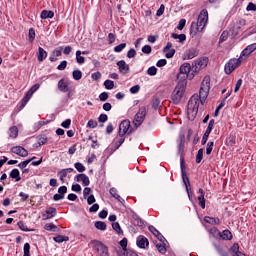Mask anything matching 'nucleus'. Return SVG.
Returning <instances> with one entry per match:
<instances>
[{
  "label": "nucleus",
  "instance_id": "nucleus-19",
  "mask_svg": "<svg viewBox=\"0 0 256 256\" xmlns=\"http://www.w3.org/2000/svg\"><path fill=\"white\" fill-rule=\"evenodd\" d=\"M47 51H45V49H43V47H38V52L36 54V57L38 59L39 63H43L44 60L47 59Z\"/></svg>",
  "mask_w": 256,
  "mask_h": 256
},
{
  "label": "nucleus",
  "instance_id": "nucleus-61",
  "mask_svg": "<svg viewBox=\"0 0 256 256\" xmlns=\"http://www.w3.org/2000/svg\"><path fill=\"white\" fill-rule=\"evenodd\" d=\"M97 125H99V124L97 123V121H95L93 119L89 120L87 123V127L89 129H96Z\"/></svg>",
  "mask_w": 256,
  "mask_h": 256
},
{
  "label": "nucleus",
  "instance_id": "nucleus-16",
  "mask_svg": "<svg viewBox=\"0 0 256 256\" xmlns=\"http://www.w3.org/2000/svg\"><path fill=\"white\" fill-rule=\"evenodd\" d=\"M46 214H42L44 221L47 219H53L57 215V208L55 207H48L45 211Z\"/></svg>",
  "mask_w": 256,
  "mask_h": 256
},
{
  "label": "nucleus",
  "instance_id": "nucleus-17",
  "mask_svg": "<svg viewBox=\"0 0 256 256\" xmlns=\"http://www.w3.org/2000/svg\"><path fill=\"white\" fill-rule=\"evenodd\" d=\"M218 236L223 241H231V239H233V233H231L229 229L218 232Z\"/></svg>",
  "mask_w": 256,
  "mask_h": 256
},
{
  "label": "nucleus",
  "instance_id": "nucleus-58",
  "mask_svg": "<svg viewBox=\"0 0 256 256\" xmlns=\"http://www.w3.org/2000/svg\"><path fill=\"white\" fill-rule=\"evenodd\" d=\"M109 121V116L107 114H100L98 117V122L99 123H107Z\"/></svg>",
  "mask_w": 256,
  "mask_h": 256
},
{
  "label": "nucleus",
  "instance_id": "nucleus-39",
  "mask_svg": "<svg viewBox=\"0 0 256 256\" xmlns=\"http://www.w3.org/2000/svg\"><path fill=\"white\" fill-rule=\"evenodd\" d=\"M17 226L19 227V229H20L21 231H25L26 233H29V232H31V231H35V229H29V228L27 227V225H25V223H24L23 221H19V222L17 223Z\"/></svg>",
  "mask_w": 256,
  "mask_h": 256
},
{
  "label": "nucleus",
  "instance_id": "nucleus-1",
  "mask_svg": "<svg viewBox=\"0 0 256 256\" xmlns=\"http://www.w3.org/2000/svg\"><path fill=\"white\" fill-rule=\"evenodd\" d=\"M211 89V77L205 76L199 90V95H193L188 101V119L193 121L199 113V104L204 105L209 97V91Z\"/></svg>",
  "mask_w": 256,
  "mask_h": 256
},
{
  "label": "nucleus",
  "instance_id": "nucleus-8",
  "mask_svg": "<svg viewBox=\"0 0 256 256\" xmlns=\"http://www.w3.org/2000/svg\"><path fill=\"white\" fill-rule=\"evenodd\" d=\"M92 245H94V248L100 256H109V248L107 245L103 244V242L99 240H93Z\"/></svg>",
  "mask_w": 256,
  "mask_h": 256
},
{
  "label": "nucleus",
  "instance_id": "nucleus-23",
  "mask_svg": "<svg viewBox=\"0 0 256 256\" xmlns=\"http://www.w3.org/2000/svg\"><path fill=\"white\" fill-rule=\"evenodd\" d=\"M180 75H187L188 73H191V64L190 63H184L179 68Z\"/></svg>",
  "mask_w": 256,
  "mask_h": 256
},
{
  "label": "nucleus",
  "instance_id": "nucleus-34",
  "mask_svg": "<svg viewBox=\"0 0 256 256\" xmlns=\"http://www.w3.org/2000/svg\"><path fill=\"white\" fill-rule=\"evenodd\" d=\"M94 227H96L99 231H106L107 223H105L104 221H96L94 223Z\"/></svg>",
  "mask_w": 256,
  "mask_h": 256
},
{
  "label": "nucleus",
  "instance_id": "nucleus-47",
  "mask_svg": "<svg viewBox=\"0 0 256 256\" xmlns=\"http://www.w3.org/2000/svg\"><path fill=\"white\" fill-rule=\"evenodd\" d=\"M203 152H204V149L203 148H200L196 154V163L199 164L201 163V161H203Z\"/></svg>",
  "mask_w": 256,
  "mask_h": 256
},
{
  "label": "nucleus",
  "instance_id": "nucleus-54",
  "mask_svg": "<svg viewBox=\"0 0 256 256\" xmlns=\"http://www.w3.org/2000/svg\"><path fill=\"white\" fill-rule=\"evenodd\" d=\"M104 87H105V89L111 90V89H113V87H115V82L112 80H106L104 82Z\"/></svg>",
  "mask_w": 256,
  "mask_h": 256
},
{
  "label": "nucleus",
  "instance_id": "nucleus-60",
  "mask_svg": "<svg viewBox=\"0 0 256 256\" xmlns=\"http://www.w3.org/2000/svg\"><path fill=\"white\" fill-rule=\"evenodd\" d=\"M227 39H229V33L227 32H222L220 38H219V43H225V41H227Z\"/></svg>",
  "mask_w": 256,
  "mask_h": 256
},
{
  "label": "nucleus",
  "instance_id": "nucleus-45",
  "mask_svg": "<svg viewBox=\"0 0 256 256\" xmlns=\"http://www.w3.org/2000/svg\"><path fill=\"white\" fill-rule=\"evenodd\" d=\"M215 146V142L214 141H209L207 143V147H206V155H211V153H213V147Z\"/></svg>",
  "mask_w": 256,
  "mask_h": 256
},
{
  "label": "nucleus",
  "instance_id": "nucleus-30",
  "mask_svg": "<svg viewBox=\"0 0 256 256\" xmlns=\"http://www.w3.org/2000/svg\"><path fill=\"white\" fill-rule=\"evenodd\" d=\"M45 143H47V135H39L37 136V143L34 145V147H41L42 145H45Z\"/></svg>",
  "mask_w": 256,
  "mask_h": 256
},
{
  "label": "nucleus",
  "instance_id": "nucleus-33",
  "mask_svg": "<svg viewBox=\"0 0 256 256\" xmlns=\"http://www.w3.org/2000/svg\"><path fill=\"white\" fill-rule=\"evenodd\" d=\"M171 37L172 39H179V43H185L187 41V35L185 34L172 33Z\"/></svg>",
  "mask_w": 256,
  "mask_h": 256
},
{
  "label": "nucleus",
  "instance_id": "nucleus-36",
  "mask_svg": "<svg viewBox=\"0 0 256 256\" xmlns=\"http://www.w3.org/2000/svg\"><path fill=\"white\" fill-rule=\"evenodd\" d=\"M9 131H10V137L12 139H17V137H19V128H17V126L10 127Z\"/></svg>",
  "mask_w": 256,
  "mask_h": 256
},
{
  "label": "nucleus",
  "instance_id": "nucleus-44",
  "mask_svg": "<svg viewBox=\"0 0 256 256\" xmlns=\"http://www.w3.org/2000/svg\"><path fill=\"white\" fill-rule=\"evenodd\" d=\"M222 107H225V99H222L220 104L216 107L214 111V117H219V112L221 111Z\"/></svg>",
  "mask_w": 256,
  "mask_h": 256
},
{
  "label": "nucleus",
  "instance_id": "nucleus-15",
  "mask_svg": "<svg viewBox=\"0 0 256 256\" xmlns=\"http://www.w3.org/2000/svg\"><path fill=\"white\" fill-rule=\"evenodd\" d=\"M67 193V186H60L58 188V194H54L53 201H61L65 199V194Z\"/></svg>",
  "mask_w": 256,
  "mask_h": 256
},
{
  "label": "nucleus",
  "instance_id": "nucleus-62",
  "mask_svg": "<svg viewBox=\"0 0 256 256\" xmlns=\"http://www.w3.org/2000/svg\"><path fill=\"white\" fill-rule=\"evenodd\" d=\"M29 163H31V159H27L25 161H22L18 164L19 169H25Z\"/></svg>",
  "mask_w": 256,
  "mask_h": 256
},
{
  "label": "nucleus",
  "instance_id": "nucleus-50",
  "mask_svg": "<svg viewBox=\"0 0 256 256\" xmlns=\"http://www.w3.org/2000/svg\"><path fill=\"white\" fill-rule=\"evenodd\" d=\"M213 127H215V119H211L208 123V127L205 131V133H208L209 135H211V131H213Z\"/></svg>",
  "mask_w": 256,
  "mask_h": 256
},
{
  "label": "nucleus",
  "instance_id": "nucleus-46",
  "mask_svg": "<svg viewBox=\"0 0 256 256\" xmlns=\"http://www.w3.org/2000/svg\"><path fill=\"white\" fill-rule=\"evenodd\" d=\"M23 251H24L23 256H31V244L25 243Z\"/></svg>",
  "mask_w": 256,
  "mask_h": 256
},
{
  "label": "nucleus",
  "instance_id": "nucleus-53",
  "mask_svg": "<svg viewBox=\"0 0 256 256\" xmlns=\"http://www.w3.org/2000/svg\"><path fill=\"white\" fill-rule=\"evenodd\" d=\"M125 47H127V43H121V44L115 46L114 53H121V51H123V49H125Z\"/></svg>",
  "mask_w": 256,
  "mask_h": 256
},
{
  "label": "nucleus",
  "instance_id": "nucleus-2",
  "mask_svg": "<svg viewBox=\"0 0 256 256\" xmlns=\"http://www.w3.org/2000/svg\"><path fill=\"white\" fill-rule=\"evenodd\" d=\"M209 21V12L207 9H203L200 11L198 15L197 22L193 21L190 27V35L191 37H196L197 33H203V30L207 26Z\"/></svg>",
  "mask_w": 256,
  "mask_h": 256
},
{
  "label": "nucleus",
  "instance_id": "nucleus-32",
  "mask_svg": "<svg viewBox=\"0 0 256 256\" xmlns=\"http://www.w3.org/2000/svg\"><path fill=\"white\" fill-rule=\"evenodd\" d=\"M229 252L232 253V256H237L238 253H240V255H243V252L239 251V243H234L230 248H229Z\"/></svg>",
  "mask_w": 256,
  "mask_h": 256
},
{
  "label": "nucleus",
  "instance_id": "nucleus-59",
  "mask_svg": "<svg viewBox=\"0 0 256 256\" xmlns=\"http://www.w3.org/2000/svg\"><path fill=\"white\" fill-rule=\"evenodd\" d=\"M28 37H29L30 43H33L35 41V29L33 28L29 29Z\"/></svg>",
  "mask_w": 256,
  "mask_h": 256
},
{
  "label": "nucleus",
  "instance_id": "nucleus-24",
  "mask_svg": "<svg viewBox=\"0 0 256 256\" xmlns=\"http://www.w3.org/2000/svg\"><path fill=\"white\" fill-rule=\"evenodd\" d=\"M55 12L53 10H42L40 13V19H53Z\"/></svg>",
  "mask_w": 256,
  "mask_h": 256
},
{
  "label": "nucleus",
  "instance_id": "nucleus-37",
  "mask_svg": "<svg viewBox=\"0 0 256 256\" xmlns=\"http://www.w3.org/2000/svg\"><path fill=\"white\" fill-rule=\"evenodd\" d=\"M214 247H215L217 253H218L220 256H229V252H227L224 248H222L221 245L215 244Z\"/></svg>",
  "mask_w": 256,
  "mask_h": 256
},
{
  "label": "nucleus",
  "instance_id": "nucleus-29",
  "mask_svg": "<svg viewBox=\"0 0 256 256\" xmlns=\"http://www.w3.org/2000/svg\"><path fill=\"white\" fill-rule=\"evenodd\" d=\"M109 193L112 197H114V199L119 201V203H125V199L121 198L119 194H117V188L115 187L110 188Z\"/></svg>",
  "mask_w": 256,
  "mask_h": 256
},
{
  "label": "nucleus",
  "instance_id": "nucleus-4",
  "mask_svg": "<svg viewBox=\"0 0 256 256\" xmlns=\"http://www.w3.org/2000/svg\"><path fill=\"white\" fill-rule=\"evenodd\" d=\"M184 153H185V136H181L180 142L178 144V155H180L181 175H185V173H187L185 171V156H183Z\"/></svg>",
  "mask_w": 256,
  "mask_h": 256
},
{
  "label": "nucleus",
  "instance_id": "nucleus-42",
  "mask_svg": "<svg viewBox=\"0 0 256 256\" xmlns=\"http://www.w3.org/2000/svg\"><path fill=\"white\" fill-rule=\"evenodd\" d=\"M55 243H63L65 241H69L68 236H63V235H57L56 237L53 238Z\"/></svg>",
  "mask_w": 256,
  "mask_h": 256
},
{
  "label": "nucleus",
  "instance_id": "nucleus-13",
  "mask_svg": "<svg viewBox=\"0 0 256 256\" xmlns=\"http://www.w3.org/2000/svg\"><path fill=\"white\" fill-rule=\"evenodd\" d=\"M148 229L150 233H152L153 236L156 237L161 243H165V241H167V239H165V236H163V234H161V232H159V230H157L155 226L150 225Z\"/></svg>",
  "mask_w": 256,
  "mask_h": 256
},
{
  "label": "nucleus",
  "instance_id": "nucleus-48",
  "mask_svg": "<svg viewBox=\"0 0 256 256\" xmlns=\"http://www.w3.org/2000/svg\"><path fill=\"white\" fill-rule=\"evenodd\" d=\"M52 55L54 57H61L63 55V47H57L53 50Z\"/></svg>",
  "mask_w": 256,
  "mask_h": 256
},
{
  "label": "nucleus",
  "instance_id": "nucleus-12",
  "mask_svg": "<svg viewBox=\"0 0 256 256\" xmlns=\"http://www.w3.org/2000/svg\"><path fill=\"white\" fill-rule=\"evenodd\" d=\"M116 65L119 69V73H121L122 75H127V73H129L130 71L129 64H127L125 60L118 61Z\"/></svg>",
  "mask_w": 256,
  "mask_h": 256
},
{
  "label": "nucleus",
  "instance_id": "nucleus-52",
  "mask_svg": "<svg viewBox=\"0 0 256 256\" xmlns=\"http://www.w3.org/2000/svg\"><path fill=\"white\" fill-rule=\"evenodd\" d=\"M79 177H83L82 179V183L85 187H89V185L91 184V181L89 180V176H86L85 174L81 173V175Z\"/></svg>",
  "mask_w": 256,
  "mask_h": 256
},
{
  "label": "nucleus",
  "instance_id": "nucleus-28",
  "mask_svg": "<svg viewBox=\"0 0 256 256\" xmlns=\"http://www.w3.org/2000/svg\"><path fill=\"white\" fill-rule=\"evenodd\" d=\"M10 179H15L16 182H19L21 180V172H19V169L14 168L10 174H9Z\"/></svg>",
  "mask_w": 256,
  "mask_h": 256
},
{
  "label": "nucleus",
  "instance_id": "nucleus-27",
  "mask_svg": "<svg viewBox=\"0 0 256 256\" xmlns=\"http://www.w3.org/2000/svg\"><path fill=\"white\" fill-rule=\"evenodd\" d=\"M205 223H208L209 225H220L221 220L219 218H213L210 216H205L204 217Z\"/></svg>",
  "mask_w": 256,
  "mask_h": 256
},
{
  "label": "nucleus",
  "instance_id": "nucleus-14",
  "mask_svg": "<svg viewBox=\"0 0 256 256\" xmlns=\"http://www.w3.org/2000/svg\"><path fill=\"white\" fill-rule=\"evenodd\" d=\"M11 151L12 153H15V155H19V157H27L29 155V151L23 146H14Z\"/></svg>",
  "mask_w": 256,
  "mask_h": 256
},
{
  "label": "nucleus",
  "instance_id": "nucleus-64",
  "mask_svg": "<svg viewBox=\"0 0 256 256\" xmlns=\"http://www.w3.org/2000/svg\"><path fill=\"white\" fill-rule=\"evenodd\" d=\"M246 11H256V4L253 2H250L247 7H246Z\"/></svg>",
  "mask_w": 256,
  "mask_h": 256
},
{
  "label": "nucleus",
  "instance_id": "nucleus-56",
  "mask_svg": "<svg viewBox=\"0 0 256 256\" xmlns=\"http://www.w3.org/2000/svg\"><path fill=\"white\" fill-rule=\"evenodd\" d=\"M147 73L151 76V77H155V75H157V67L155 66H151L148 68Z\"/></svg>",
  "mask_w": 256,
  "mask_h": 256
},
{
  "label": "nucleus",
  "instance_id": "nucleus-40",
  "mask_svg": "<svg viewBox=\"0 0 256 256\" xmlns=\"http://www.w3.org/2000/svg\"><path fill=\"white\" fill-rule=\"evenodd\" d=\"M112 229H114L118 235H123V229H121L119 222H112Z\"/></svg>",
  "mask_w": 256,
  "mask_h": 256
},
{
  "label": "nucleus",
  "instance_id": "nucleus-38",
  "mask_svg": "<svg viewBox=\"0 0 256 256\" xmlns=\"http://www.w3.org/2000/svg\"><path fill=\"white\" fill-rule=\"evenodd\" d=\"M72 77L74 81H81V79H83V72H81V70H74L72 72Z\"/></svg>",
  "mask_w": 256,
  "mask_h": 256
},
{
  "label": "nucleus",
  "instance_id": "nucleus-11",
  "mask_svg": "<svg viewBox=\"0 0 256 256\" xmlns=\"http://www.w3.org/2000/svg\"><path fill=\"white\" fill-rule=\"evenodd\" d=\"M136 245L139 247V249H146L149 247V239L143 235H140L136 239Z\"/></svg>",
  "mask_w": 256,
  "mask_h": 256
},
{
  "label": "nucleus",
  "instance_id": "nucleus-21",
  "mask_svg": "<svg viewBox=\"0 0 256 256\" xmlns=\"http://www.w3.org/2000/svg\"><path fill=\"white\" fill-rule=\"evenodd\" d=\"M253 51H256V43L248 45L242 52L241 57H249Z\"/></svg>",
  "mask_w": 256,
  "mask_h": 256
},
{
  "label": "nucleus",
  "instance_id": "nucleus-20",
  "mask_svg": "<svg viewBox=\"0 0 256 256\" xmlns=\"http://www.w3.org/2000/svg\"><path fill=\"white\" fill-rule=\"evenodd\" d=\"M117 255L118 256H139L137 252H135L134 250H131L130 248H127L126 250H121V248H119L117 250Z\"/></svg>",
  "mask_w": 256,
  "mask_h": 256
},
{
  "label": "nucleus",
  "instance_id": "nucleus-25",
  "mask_svg": "<svg viewBox=\"0 0 256 256\" xmlns=\"http://www.w3.org/2000/svg\"><path fill=\"white\" fill-rule=\"evenodd\" d=\"M68 173H73V168H65L58 172L60 181H62V183L65 182V177H67Z\"/></svg>",
  "mask_w": 256,
  "mask_h": 256
},
{
  "label": "nucleus",
  "instance_id": "nucleus-10",
  "mask_svg": "<svg viewBox=\"0 0 256 256\" xmlns=\"http://www.w3.org/2000/svg\"><path fill=\"white\" fill-rule=\"evenodd\" d=\"M199 55V50L197 48H189L185 51V53L182 56V59L184 61L189 59H195Z\"/></svg>",
  "mask_w": 256,
  "mask_h": 256
},
{
  "label": "nucleus",
  "instance_id": "nucleus-26",
  "mask_svg": "<svg viewBox=\"0 0 256 256\" xmlns=\"http://www.w3.org/2000/svg\"><path fill=\"white\" fill-rule=\"evenodd\" d=\"M187 77V74H181L179 72L177 75L178 83L176 85H184V88H187Z\"/></svg>",
  "mask_w": 256,
  "mask_h": 256
},
{
  "label": "nucleus",
  "instance_id": "nucleus-6",
  "mask_svg": "<svg viewBox=\"0 0 256 256\" xmlns=\"http://www.w3.org/2000/svg\"><path fill=\"white\" fill-rule=\"evenodd\" d=\"M241 65V58H232L224 66L226 75H231L234 69H237Z\"/></svg>",
  "mask_w": 256,
  "mask_h": 256
},
{
  "label": "nucleus",
  "instance_id": "nucleus-43",
  "mask_svg": "<svg viewBox=\"0 0 256 256\" xmlns=\"http://www.w3.org/2000/svg\"><path fill=\"white\" fill-rule=\"evenodd\" d=\"M235 143H236L235 136L230 135L229 137L226 138V145L228 147H234Z\"/></svg>",
  "mask_w": 256,
  "mask_h": 256
},
{
  "label": "nucleus",
  "instance_id": "nucleus-3",
  "mask_svg": "<svg viewBox=\"0 0 256 256\" xmlns=\"http://www.w3.org/2000/svg\"><path fill=\"white\" fill-rule=\"evenodd\" d=\"M185 88L184 84L176 85L174 90L171 93V100L173 105H179L183 100V95H185Z\"/></svg>",
  "mask_w": 256,
  "mask_h": 256
},
{
  "label": "nucleus",
  "instance_id": "nucleus-55",
  "mask_svg": "<svg viewBox=\"0 0 256 256\" xmlns=\"http://www.w3.org/2000/svg\"><path fill=\"white\" fill-rule=\"evenodd\" d=\"M153 51V48H151V45H144L142 47V53L145 55H151V52Z\"/></svg>",
  "mask_w": 256,
  "mask_h": 256
},
{
  "label": "nucleus",
  "instance_id": "nucleus-35",
  "mask_svg": "<svg viewBox=\"0 0 256 256\" xmlns=\"http://www.w3.org/2000/svg\"><path fill=\"white\" fill-rule=\"evenodd\" d=\"M156 249L158 253H161V255H165V253H167V247L165 246V242L156 244Z\"/></svg>",
  "mask_w": 256,
  "mask_h": 256
},
{
  "label": "nucleus",
  "instance_id": "nucleus-18",
  "mask_svg": "<svg viewBox=\"0 0 256 256\" xmlns=\"http://www.w3.org/2000/svg\"><path fill=\"white\" fill-rule=\"evenodd\" d=\"M69 83L65 81V79H60L58 81V91H61V93H67L69 91Z\"/></svg>",
  "mask_w": 256,
  "mask_h": 256
},
{
  "label": "nucleus",
  "instance_id": "nucleus-51",
  "mask_svg": "<svg viewBox=\"0 0 256 256\" xmlns=\"http://www.w3.org/2000/svg\"><path fill=\"white\" fill-rule=\"evenodd\" d=\"M185 25H187V20L185 18L180 19L177 25L178 31H183V29H185Z\"/></svg>",
  "mask_w": 256,
  "mask_h": 256
},
{
  "label": "nucleus",
  "instance_id": "nucleus-9",
  "mask_svg": "<svg viewBox=\"0 0 256 256\" xmlns=\"http://www.w3.org/2000/svg\"><path fill=\"white\" fill-rule=\"evenodd\" d=\"M181 175H182V181L186 188L188 199L189 201H191V203H193V191H191V182L189 181V177H187V172Z\"/></svg>",
  "mask_w": 256,
  "mask_h": 256
},
{
  "label": "nucleus",
  "instance_id": "nucleus-49",
  "mask_svg": "<svg viewBox=\"0 0 256 256\" xmlns=\"http://www.w3.org/2000/svg\"><path fill=\"white\" fill-rule=\"evenodd\" d=\"M74 167L78 171V173H84V171L86 169L85 166L81 162H76L74 164Z\"/></svg>",
  "mask_w": 256,
  "mask_h": 256
},
{
  "label": "nucleus",
  "instance_id": "nucleus-41",
  "mask_svg": "<svg viewBox=\"0 0 256 256\" xmlns=\"http://www.w3.org/2000/svg\"><path fill=\"white\" fill-rule=\"evenodd\" d=\"M76 63H78V65L85 63V57L81 56V50L76 51Z\"/></svg>",
  "mask_w": 256,
  "mask_h": 256
},
{
  "label": "nucleus",
  "instance_id": "nucleus-22",
  "mask_svg": "<svg viewBox=\"0 0 256 256\" xmlns=\"http://www.w3.org/2000/svg\"><path fill=\"white\" fill-rule=\"evenodd\" d=\"M31 97H33L32 94H30L28 91L25 93L24 97L21 100V103L19 105V111H21V109H23L25 107V105H27V103H29V101L31 100Z\"/></svg>",
  "mask_w": 256,
  "mask_h": 256
},
{
  "label": "nucleus",
  "instance_id": "nucleus-31",
  "mask_svg": "<svg viewBox=\"0 0 256 256\" xmlns=\"http://www.w3.org/2000/svg\"><path fill=\"white\" fill-rule=\"evenodd\" d=\"M194 63L198 65L199 69H205V67H207V63H209V58H200L195 60Z\"/></svg>",
  "mask_w": 256,
  "mask_h": 256
},
{
  "label": "nucleus",
  "instance_id": "nucleus-63",
  "mask_svg": "<svg viewBox=\"0 0 256 256\" xmlns=\"http://www.w3.org/2000/svg\"><path fill=\"white\" fill-rule=\"evenodd\" d=\"M39 87H41V85L39 83H36L28 90V92L33 95V93H35L39 89Z\"/></svg>",
  "mask_w": 256,
  "mask_h": 256
},
{
  "label": "nucleus",
  "instance_id": "nucleus-57",
  "mask_svg": "<svg viewBox=\"0 0 256 256\" xmlns=\"http://www.w3.org/2000/svg\"><path fill=\"white\" fill-rule=\"evenodd\" d=\"M127 244H128V240L127 238H123L120 242H119V245L120 247L122 248L121 251H125L127 250Z\"/></svg>",
  "mask_w": 256,
  "mask_h": 256
},
{
  "label": "nucleus",
  "instance_id": "nucleus-7",
  "mask_svg": "<svg viewBox=\"0 0 256 256\" xmlns=\"http://www.w3.org/2000/svg\"><path fill=\"white\" fill-rule=\"evenodd\" d=\"M147 116V108L145 106L140 107L138 113L134 117V127H141L143 125V121H145V117Z\"/></svg>",
  "mask_w": 256,
  "mask_h": 256
},
{
  "label": "nucleus",
  "instance_id": "nucleus-5",
  "mask_svg": "<svg viewBox=\"0 0 256 256\" xmlns=\"http://www.w3.org/2000/svg\"><path fill=\"white\" fill-rule=\"evenodd\" d=\"M133 133V128H131V121L129 120H123L119 124V131L118 135L119 137H125V135H131Z\"/></svg>",
  "mask_w": 256,
  "mask_h": 256
}]
</instances>
